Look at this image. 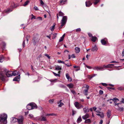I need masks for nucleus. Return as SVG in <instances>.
<instances>
[{
    "label": "nucleus",
    "instance_id": "nucleus-7",
    "mask_svg": "<svg viewBox=\"0 0 124 124\" xmlns=\"http://www.w3.org/2000/svg\"><path fill=\"white\" fill-rule=\"evenodd\" d=\"M89 86L88 85H86L85 87V89L83 91V93L85 95H88V90L89 88Z\"/></svg>",
    "mask_w": 124,
    "mask_h": 124
},
{
    "label": "nucleus",
    "instance_id": "nucleus-57",
    "mask_svg": "<svg viewBox=\"0 0 124 124\" xmlns=\"http://www.w3.org/2000/svg\"><path fill=\"white\" fill-rule=\"evenodd\" d=\"M66 78H68L70 77L69 74L68 73H66Z\"/></svg>",
    "mask_w": 124,
    "mask_h": 124
},
{
    "label": "nucleus",
    "instance_id": "nucleus-39",
    "mask_svg": "<svg viewBox=\"0 0 124 124\" xmlns=\"http://www.w3.org/2000/svg\"><path fill=\"white\" fill-rule=\"evenodd\" d=\"M100 113H101L100 116L101 117V118H103L104 116V114L102 112H101Z\"/></svg>",
    "mask_w": 124,
    "mask_h": 124
},
{
    "label": "nucleus",
    "instance_id": "nucleus-43",
    "mask_svg": "<svg viewBox=\"0 0 124 124\" xmlns=\"http://www.w3.org/2000/svg\"><path fill=\"white\" fill-rule=\"evenodd\" d=\"M54 101V100L50 99L49 100V103H51V104H52L53 102Z\"/></svg>",
    "mask_w": 124,
    "mask_h": 124
},
{
    "label": "nucleus",
    "instance_id": "nucleus-40",
    "mask_svg": "<svg viewBox=\"0 0 124 124\" xmlns=\"http://www.w3.org/2000/svg\"><path fill=\"white\" fill-rule=\"evenodd\" d=\"M110 100H112L113 101H116V100L119 101V100L118 99L116 98H114L113 99H110Z\"/></svg>",
    "mask_w": 124,
    "mask_h": 124
},
{
    "label": "nucleus",
    "instance_id": "nucleus-64",
    "mask_svg": "<svg viewBox=\"0 0 124 124\" xmlns=\"http://www.w3.org/2000/svg\"><path fill=\"white\" fill-rule=\"evenodd\" d=\"M93 109L94 111H96L97 109V108L95 107H93Z\"/></svg>",
    "mask_w": 124,
    "mask_h": 124
},
{
    "label": "nucleus",
    "instance_id": "nucleus-63",
    "mask_svg": "<svg viewBox=\"0 0 124 124\" xmlns=\"http://www.w3.org/2000/svg\"><path fill=\"white\" fill-rule=\"evenodd\" d=\"M80 69V68L78 67V68H77L76 69H75V71H78Z\"/></svg>",
    "mask_w": 124,
    "mask_h": 124
},
{
    "label": "nucleus",
    "instance_id": "nucleus-50",
    "mask_svg": "<svg viewBox=\"0 0 124 124\" xmlns=\"http://www.w3.org/2000/svg\"><path fill=\"white\" fill-rule=\"evenodd\" d=\"M25 40H24L23 42V47L24 48L25 46Z\"/></svg>",
    "mask_w": 124,
    "mask_h": 124
},
{
    "label": "nucleus",
    "instance_id": "nucleus-17",
    "mask_svg": "<svg viewBox=\"0 0 124 124\" xmlns=\"http://www.w3.org/2000/svg\"><path fill=\"white\" fill-rule=\"evenodd\" d=\"M75 107L78 109H80L79 106L80 104L78 102H76L74 104Z\"/></svg>",
    "mask_w": 124,
    "mask_h": 124
},
{
    "label": "nucleus",
    "instance_id": "nucleus-29",
    "mask_svg": "<svg viewBox=\"0 0 124 124\" xmlns=\"http://www.w3.org/2000/svg\"><path fill=\"white\" fill-rule=\"evenodd\" d=\"M30 3V1L29 0H27L26 1L24 4L23 5V6L24 7H25L28 4Z\"/></svg>",
    "mask_w": 124,
    "mask_h": 124
},
{
    "label": "nucleus",
    "instance_id": "nucleus-45",
    "mask_svg": "<svg viewBox=\"0 0 124 124\" xmlns=\"http://www.w3.org/2000/svg\"><path fill=\"white\" fill-rule=\"evenodd\" d=\"M40 1L41 5L42 6H43L44 4L43 1L42 0H39Z\"/></svg>",
    "mask_w": 124,
    "mask_h": 124
},
{
    "label": "nucleus",
    "instance_id": "nucleus-31",
    "mask_svg": "<svg viewBox=\"0 0 124 124\" xmlns=\"http://www.w3.org/2000/svg\"><path fill=\"white\" fill-rule=\"evenodd\" d=\"M82 121V119L80 116H79L77 119V123H79L80 122Z\"/></svg>",
    "mask_w": 124,
    "mask_h": 124
},
{
    "label": "nucleus",
    "instance_id": "nucleus-48",
    "mask_svg": "<svg viewBox=\"0 0 124 124\" xmlns=\"http://www.w3.org/2000/svg\"><path fill=\"white\" fill-rule=\"evenodd\" d=\"M81 31V29L80 28H78V29H77L76 30V32H79V31Z\"/></svg>",
    "mask_w": 124,
    "mask_h": 124
},
{
    "label": "nucleus",
    "instance_id": "nucleus-2",
    "mask_svg": "<svg viewBox=\"0 0 124 124\" xmlns=\"http://www.w3.org/2000/svg\"><path fill=\"white\" fill-rule=\"evenodd\" d=\"M26 107L27 109L30 110L32 109L36 108L37 106L34 103H31L27 105Z\"/></svg>",
    "mask_w": 124,
    "mask_h": 124
},
{
    "label": "nucleus",
    "instance_id": "nucleus-16",
    "mask_svg": "<svg viewBox=\"0 0 124 124\" xmlns=\"http://www.w3.org/2000/svg\"><path fill=\"white\" fill-rule=\"evenodd\" d=\"M107 117L108 118H110L111 115V112L109 110H108V112L107 113Z\"/></svg>",
    "mask_w": 124,
    "mask_h": 124
},
{
    "label": "nucleus",
    "instance_id": "nucleus-27",
    "mask_svg": "<svg viewBox=\"0 0 124 124\" xmlns=\"http://www.w3.org/2000/svg\"><path fill=\"white\" fill-rule=\"evenodd\" d=\"M1 46L2 49L4 48L6 46V43L4 42H2L1 44Z\"/></svg>",
    "mask_w": 124,
    "mask_h": 124
},
{
    "label": "nucleus",
    "instance_id": "nucleus-37",
    "mask_svg": "<svg viewBox=\"0 0 124 124\" xmlns=\"http://www.w3.org/2000/svg\"><path fill=\"white\" fill-rule=\"evenodd\" d=\"M59 16H63L64 15V14L61 11H60L59 12Z\"/></svg>",
    "mask_w": 124,
    "mask_h": 124
},
{
    "label": "nucleus",
    "instance_id": "nucleus-18",
    "mask_svg": "<svg viewBox=\"0 0 124 124\" xmlns=\"http://www.w3.org/2000/svg\"><path fill=\"white\" fill-rule=\"evenodd\" d=\"M89 115L88 114H87L83 116L82 117V118L84 120H85L87 118H89Z\"/></svg>",
    "mask_w": 124,
    "mask_h": 124
},
{
    "label": "nucleus",
    "instance_id": "nucleus-51",
    "mask_svg": "<svg viewBox=\"0 0 124 124\" xmlns=\"http://www.w3.org/2000/svg\"><path fill=\"white\" fill-rule=\"evenodd\" d=\"M45 56H46L49 59H50V57L47 54H45Z\"/></svg>",
    "mask_w": 124,
    "mask_h": 124
},
{
    "label": "nucleus",
    "instance_id": "nucleus-5",
    "mask_svg": "<svg viewBox=\"0 0 124 124\" xmlns=\"http://www.w3.org/2000/svg\"><path fill=\"white\" fill-rule=\"evenodd\" d=\"M15 119H16L19 124H23V122L24 120V118L22 116H20L18 118L16 119L14 118Z\"/></svg>",
    "mask_w": 124,
    "mask_h": 124
},
{
    "label": "nucleus",
    "instance_id": "nucleus-56",
    "mask_svg": "<svg viewBox=\"0 0 124 124\" xmlns=\"http://www.w3.org/2000/svg\"><path fill=\"white\" fill-rule=\"evenodd\" d=\"M86 68L89 69H91L92 68L91 67L87 65H86Z\"/></svg>",
    "mask_w": 124,
    "mask_h": 124
},
{
    "label": "nucleus",
    "instance_id": "nucleus-61",
    "mask_svg": "<svg viewBox=\"0 0 124 124\" xmlns=\"http://www.w3.org/2000/svg\"><path fill=\"white\" fill-rule=\"evenodd\" d=\"M72 115L73 116L76 113V111H74L73 110H72Z\"/></svg>",
    "mask_w": 124,
    "mask_h": 124
},
{
    "label": "nucleus",
    "instance_id": "nucleus-22",
    "mask_svg": "<svg viewBox=\"0 0 124 124\" xmlns=\"http://www.w3.org/2000/svg\"><path fill=\"white\" fill-rule=\"evenodd\" d=\"M19 71H15L13 72H12V74L13 75L15 76L16 75H19Z\"/></svg>",
    "mask_w": 124,
    "mask_h": 124
},
{
    "label": "nucleus",
    "instance_id": "nucleus-35",
    "mask_svg": "<svg viewBox=\"0 0 124 124\" xmlns=\"http://www.w3.org/2000/svg\"><path fill=\"white\" fill-rule=\"evenodd\" d=\"M58 86L59 87H60L62 88H66V86L62 84H59L58 85Z\"/></svg>",
    "mask_w": 124,
    "mask_h": 124
},
{
    "label": "nucleus",
    "instance_id": "nucleus-49",
    "mask_svg": "<svg viewBox=\"0 0 124 124\" xmlns=\"http://www.w3.org/2000/svg\"><path fill=\"white\" fill-rule=\"evenodd\" d=\"M34 8L36 10H39L38 8L36 6H35Z\"/></svg>",
    "mask_w": 124,
    "mask_h": 124
},
{
    "label": "nucleus",
    "instance_id": "nucleus-33",
    "mask_svg": "<svg viewBox=\"0 0 124 124\" xmlns=\"http://www.w3.org/2000/svg\"><path fill=\"white\" fill-rule=\"evenodd\" d=\"M122 105L123 104L120 105V106L119 107H118V109L120 111H123L124 109V108L123 107H121L122 106Z\"/></svg>",
    "mask_w": 124,
    "mask_h": 124
},
{
    "label": "nucleus",
    "instance_id": "nucleus-24",
    "mask_svg": "<svg viewBox=\"0 0 124 124\" xmlns=\"http://www.w3.org/2000/svg\"><path fill=\"white\" fill-rule=\"evenodd\" d=\"M55 68L56 70H61L62 69V68L60 66H56Z\"/></svg>",
    "mask_w": 124,
    "mask_h": 124
},
{
    "label": "nucleus",
    "instance_id": "nucleus-4",
    "mask_svg": "<svg viewBox=\"0 0 124 124\" xmlns=\"http://www.w3.org/2000/svg\"><path fill=\"white\" fill-rule=\"evenodd\" d=\"M114 105L115 106H117L118 107H119L120 106V105L123 104H124V99L122 98V100L119 103H117L116 101H114Z\"/></svg>",
    "mask_w": 124,
    "mask_h": 124
},
{
    "label": "nucleus",
    "instance_id": "nucleus-54",
    "mask_svg": "<svg viewBox=\"0 0 124 124\" xmlns=\"http://www.w3.org/2000/svg\"><path fill=\"white\" fill-rule=\"evenodd\" d=\"M108 90L109 89H112L113 90H114L115 89V88H112L111 87H108Z\"/></svg>",
    "mask_w": 124,
    "mask_h": 124
},
{
    "label": "nucleus",
    "instance_id": "nucleus-53",
    "mask_svg": "<svg viewBox=\"0 0 124 124\" xmlns=\"http://www.w3.org/2000/svg\"><path fill=\"white\" fill-rule=\"evenodd\" d=\"M56 35H57L56 33H54V34H53V38L54 39V38H55V37H56Z\"/></svg>",
    "mask_w": 124,
    "mask_h": 124
},
{
    "label": "nucleus",
    "instance_id": "nucleus-28",
    "mask_svg": "<svg viewBox=\"0 0 124 124\" xmlns=\"http://www.w3.org/2000/svg\"><path fill=\"white\" fill-rule=\"evenodd\" d=\"M91 122V120L90 119H88L85 120V123H86L89 124Z\"/></svg>",
    "mask_w": 124,
    "mask_h": 124
},
{
    "label": "nucleus",
    "instance_id": "nucleus-26",
    "mask_svg": "<svg viewBox=\"0 0 124 124\" xmlns=\"http://www.w3.org/2000/svg\"><path fill=\"white\" fill-rule=\"evenodd\" d=\"M4 60V58L3 56L2 55H0V62H2Z\"/></svg>",
    "mask_w": 124,
    "mask_h": 124
},
{
    "label": "nucleus",
    "instance_id": "nucleus-6",
    "mask_svg": "<svg viewBox=\"0 0 124 124\" xmlns=\"http://www.w3.org/2000/svg\"><path fill=\"white\" fill-rule=\"evenodd\" d=\"M94 0H87L85 2V5L86 7H89L93 3Z\"/></svg>",
    "mask_w": 124,
    "mask_h": 124
},
{
    "label": "nucleus",
    "instance_id": "nucleus-19",
    "mask_svg": "<svg viewBox=\"0 0 124 124\" xmlns=\"http://www.w3.org/2000/svg\"><path fill=\"white\" fill-rule=\"evenodd\" d=\"M62 101V100H60L59 102H57L59 107H61L64 105V104L61 102Z\"/></svg>",
    "mask_w": 124,
    "mask_h": 124
},
{
    "label": "nucleus",
    "instance_id": "nucleus-47",
    "mask_svg": "<svg viewBox=\"0 0 124 124\" xmlns=\"http://www.w3.org/2000/svg\"><path fill=\"white\" fill-rule=\"evenodd\" d=\"M64 39L62 37H61L60 38V39L59 40V42H61Z\"/></svg>",
    "mask_w": 124,
    "mask_h": 124
},
{
    "label": "nucleus",
    "instance_id": "nucleus-34",
    "mask_svg": "<svg viewBox=\"0 0 124 124\" xmlns=\"http://www.w3.org/2000/svg\"><path fill=\"white\" fill-rule=\"evenodd\" d=\"M97 38L96 37H92V40L93 42H95L96 41Z\"/></svg>",
    "mask_w": 124,
    "mask_h": 124
},
{
    "label": "nucleus",
    "instance_id": "nucleus-44",
    "mask_svg": "<svg viewBox=\"0 0 124 124\" xmlns=\"http://www.w3.org/2000/svg\"><path fill=\"white\" fill-rule=\"evenodd\" d=\"M58 62L59 63H62L63 64H65L64 62L63 61H62L60 60H58Z\"/></svg>",
    "mask_w": 124,
    "mask_h": 124
},
{
    "label": "nucleus",
    "instance_id": "nucleus-11",
    "mask_svg": "<svg viewBox=\"0 0 124 124\" xmlns=\"http://www.w3.org/2000/svg\"><path fill=\"white\" fill-rule=\"evenodd\" d=\"M0 79L2 81H4L5 80L3 74L2 72L0 71Z\"/></svg>",
    "mask_w": 124,
    "mask_h": 124
},
{
    "label": "nucleus",
    "instance_id": "nucleus-30",
    "mask_svg": "<svg viewBox=\"0 0 124 124\" xmlns=\"http://www.w3.org/2000/svg\"><path fill=\"white\" fill-rule=\"evenodd\" d=\"M100 1V0H94L93 3L94 5H96Z\"/></svg>",
    "mask_w": 124,
    "mask_h": 124
},
{
    "label": "nucleus",
    "instance_id": "nucleus-21",
    "mask_svg": "<svg viewBox=\"0 0 124 124\" xmlns=\"http://www.w3.org/2000/svg\"><path fill=\"white\" fill-rule=\"evenodd\" d=\"M67 85L70 89L73 88L74 86L73 84L72 83L67 84Z\"/></svg>",
    "mask_w": 124,
    "mask_h": 124
},
{
    "label": "nucleus",
    "instance_id": "nucleus-42",
    "mask_svg": "<svg viewBox=\"0 0 124 124\" xmlns=\"http://www.w3.org/2000/svg\"><path fill=\"white\" fill-rule=\"evenodd\" d=\"M54 115V113H51V114H47L46 115V116H53Z\"/></svg>",
    "mask_w": 124,
    "mask_h": 124
},
{
    "label": "nucleus",
    "instance_id": "nucleus-62",
    "mask_svg": "<svg viewBox=\"0 0 124 124\" xmlns=\"http://www.w3.org/2000/svg\"><path fill=\"white\" fill-rule=\"evenodd\" d=\"M102 85L104 86H107L108 85L106 83H102Z\"/></svg>",
    "mask_w": 124,
    "mask_h": 124
},
{
    "label": "nucleus",
    "instance_id": "nucleus-23",
    "mask_svg": "<svg viewBox=\"0 0 124 124\" xmlns=\"http://www.w3.org/2000/svg\"><path fill=\"white\" fill-rule=\"evenodd\" d=\"M67 0H63L60 1V5H61L65 4V2H66Z\"/></svg>",
    "mask_w": 124,
    "mask_h": 124
},
{
    "label": "nucleus",
    "instance_id": "nucleus-15",
    "mask_svg": "<svg viewBox=\"0 0 124 124\" xmlns=\"http://www.w3.org/2000/svg\"><path fill=\"white\" fill-rule=\"evenodd\" d=\"M89 109L88 108V107L85 106V108L83 109V111L85 113H86L89 111Z\"/></svg>",
    "mask_w": 124,
    "mask_h": 124
},
{
    "label": "nucleus",
    "instance_id": "nucleus-36",
    "mask_svg": "<svg viewBox=\"0 0 124 124\" xmlns=\"http://www.w3.org/2000/svg\"><path fill=\"white\" fill-rule=\"evenodd\" d=\"M103 67V69H104V68H110L109 64H108L106 65H103V67Z\"/></svg>",
    "mask_w": 124,
    "mask_h": 124
},
{
    "label": "nucleus",
    "instance_id": "nucleus-9",
    "mask_svg": "<svg viewBox=\"0 0 124 124\" xmlns=\"http://www.w3.org/2000/svg\"><path fill=\"white\" fill-rule=\"evenodd\" d=\"M37 119L40 121H46V117H44L43 116H40L37 117Z\"/></svg>",
    "mask_w": 124,
    "mask_h": 124
},
{
    "label": "nucleus",
    "instance_id": "nucleus-10",
    "mask_svg": "<svg viewBox=\"0 0 124 124\" xmlns=\"http://www.w3.org/2000/svg\"><path fill=\"white\" fill-rule=\"evenodd\" d=\"M93 69L94 70H97V71L100 70H104V69H103V67L101 66L99 67L98 66L94 67L93 68Z\"/></svg>",
    "mask_w": 124,
    "mask_h": 124
},
{
    "label": "nucleus",
    "instance_id": "nucleus-52",
    "mask_svg": "<svg viewBox=\"0 0 124 124\" xmlns=\"http://www.w3.org/2000/svg\"><path fill=\"white\" fill-rule=\"evenodd\" d=\"M99 94H103V91L102 90H100L99 92Z\"/></svg>",
    "mask_w": 124,
    "mask_h": 124
},
{
    "label": "nucleus",
    "instance_id": "nucleus-14",
    "mask_svg": "<svg viewBox=\"0 0 124 124\" xmlns=\"http://www.w3.org/2000/svg\"><path fill=\"white\" fill-rule=\"evenodd\" d=\"M98 50V48L95 45L92 47L91 51L93 52H96Z\"/></svg>",
    "mask_w": 124,
    "mask_h": 124
},
{
    "label": "nucleus",
    "instance_id": "nucleus-20",
    "mask_svg": "<svg viewBox=\"0 0 124 124\" xmlns=\"http://www.w3.org/2000/svg\"><path fill=\"white\" fill-rule=\"evenodd\" d=\"M38 41V40L35 39V38H33L32 40V42L34 45H36L37 42Z\"/></svg>",
    "mask_w": 124,
    "mask_h": 124
},
{
    "label": "nucleus",
    "instance_id": "nucleus-3",
    "mask_svg": "<svg viewBox=\"0 0 124 124\" xmlns=\"http://www.w3.org/2000/svg\"><path fill=\"white\" fill-rule=\"evenodd\" d=\"M67 16H64L63 17L62 19V20L61 23V26L59 27V29H61L62 26L66 23L67 20Z\"/></svg>",
    "mask_w": 124,
    "mask_h": 124
},
{
    "label": "nucleus",
    "instance_id": "nucleus-55",
    "mask_svg": "<svg viewBox=\"0 0 124 124\" xmlns=\"http://www.w3.org/2000/svg\"><path fill=\"white\" fill-rule=\"evenodd\" d=\"M97 75V74H93V75H92L91 77V78H92L94 76H96Z\"/></svg>",
    "mask_w": 124,
    "mask_h": 124
},
{
    "label": "nucleus",
    "instance_id": "nucleus-46",
    "mask_svg": "<svg viewBox=\"0 0 124 124\" xmlns=\"http://www.w3.org/2000/svg\"><path fill=\"white\" fill-rule=\"evenodd\" d=\"M117 89L119 90H121L123 89V87H120L118 88Z\"/></svg>",
    "mask_w": 124,
    "mask_h": 124
},
{
    "label": "nucleus",
    "instance_id": "nucleus-8",
    "mask_svg": "<svg viewBox=\"0 0 124 124\" xmlns=\"http://www.w3.org/2000/svg\"><path fill=\"white\" fill-rule=\"evenodd\" d=\"M6 72V74L8 77H10L13 76L12 71H8L6 69L5 70Z\"/></svg>",
    "mask_w": 124,
    "mask_h": 124
},
{
    "label": "nucleus",
    "instance_id": "nucleus-13",
    "mask_svg": "<svg viewBox=\"0 0 124 124\" xmlns=\"http://www.w3.org/2000/svg\"><path fill=\"white\" fill-rule=\"evenodd\" d=\"M20 74L19 75L13 79V81H19L20 79Z\"/></svg>",
    "mask_w": 124,
    "mask_h": 124
},
{
    "label": "nucleus",
    "instance_id": "nucleus-58",
    "mask_svg": "<svg viewBox=\"0 0 124 124\" xmlns=\"http://www.w3.org/2000/svg\"><path fill=\"white\" fill-rule=\"evenodd\" d=\"M31 69L32 70V71H35V70L33 68V66L32 65H31Z\"/></svg>",
    "mask_w": 124,
    "mask_h": 124
},
{
    "label": "nucleus",
    "instance_id": "nucleus-25",
    "mask_svg": "<svg viewBox=\"0 0 124 124\" xmlns=\"http://www.w3.org/2000/svg\"><path fill=\"white\" fill-rule=\"evenodd\" d=\"M75 52L77 53H78L80 51V48L78 47H75Z\"/></svg>",
    "mask_w": 124,
    "mask_h": 124
},
{
    "label": "nucleus",
    "instance_id": "nucleus-12",
    "mask_svg": "<svg viewBox=\"0 0 124 124\" xmlns=\"http://www.w3.org/2000/svg\"><path fill=\"white\" fill-rule=\"evenodd\" d=\"M107 39L106 38H105L104 39L101 40V42L102 44L103 45H105L106 44V42L107 41Z\"/></svg>",
    "mask_w": 124,
    "mask_h": 124
},
{
    "label": "nucleus",
    "instance_id": "nucleus-60",
    "mask_svg": "<svg viewBox=\"0 0 124 124\" xmlns=\"http://www.w3.org/2000/svg\"><path fill=\"white\" fill-rule=\"evenodd\" d=\"M67 79H68V81H72V79L70 77H69L68 78H67Z\"/></svg>",
    "mask_w": 124,
    "mask_h": 124
},
{
    "label": "nucleus",
    "instance_id": "nucleus-32",
    "mask_svg": "<svg viewBox=\"0 0 124 124\" xmlns=\"http://www.w3.org/2000/svg\"><path fill=\"white\" fill-rule=\"evenodd\" d=\"M12 11V9H11L9 8L7 10L5 11V12L7 13H9L11 12Z\"/></svg>",
    "mask_w": 124,
    "mask_h": 124
},
{
    "label": "nucleus",
    "instance_id": "nucleus-1",
    "mask_svg": "<svg viewBox=\"0 0 124 124\" xmlns=\"http://www.w3.org/2000/svg\"><path fill=\"white\" fill-rule=\"evenodd\" d=\"M7 114L3 113L0 115V122H2L4 124H6L7 123Z\"/></svg>",
    "mask_w": 124,
    "mask_h": 124
},
{
    "label": "nucleus",
    "instance_id": "nucleus-41",
    "mask_svg": "<svg viewBox=\"0 0 124 124\" xmlns=\"http://www.w3.org/2000/svg\"><path fill=\"white\" fill-rule=\"evenodd\" d=\"M53 73L54 74V75L56 76H58L59 77L60 76V75L59 74H56L55 73L53 72Z\"/></svg>",
    "mask_w": 124,
    "mask_h": 124
},
{
    "label": "nucleus",
    "instance_id": "nucleus-38",
    "mask_svg": "<svg viewBox=\"0 0 124 124\" xmlns=\"http://www.w3.org/2000/svg\"><path fill=\"white\" fill-rule=\"evenodd\" d=\"M54 26H55V25H54L52 26H51L50 27V29L51 31H54Z\"/></svg>",
    "mask_w": 124,
    "mask_h": 124
},
{
    "label": "nucleus",
    "instance_id": "nucleus-59",
    "mask_svg": "<svg viewBox=\"0 0 124 124\" xmlns=\"http://www.w3.org/2000/svg\"><path fill=\"white\" fill-rule=\"evenodd\" d=\"M88 36H89L90 37H92V34L90 33H88Z\"/></svg>",
    "mask_w": 124,
    "mask_h": 124
}]
</instances>
